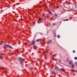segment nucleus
<instances>
[{
	"label": "nucleus",
	"instance_id": "nucleus-18",
	"mask_svg": "<svg viewBox=\"0 0 77 77\" xmlns=\"http://www.w3.org/2000/svg\"><path fill=\"white\" fill-rule=\"evenodd\" d=\"M72 68H74V65H72Z\"/></svg>",
	"mask_w": 77,
	"mask_h": 77
},
{
	"label": "nucleus",
	"instance_id": "nucleus-4",
	"mask_svg": "<svg viewBox=\"0 0 77 77\" xmlns=\"http://www.w3.org/2000/svg\"><path fill=\"white\" fill-rule=\"evenodd\" d=\"M41 20H42V19H41V18H39L38 21V24H39V23H40V22H41Z\"/></svg>",
	"mask_w": 77,
	"mask_h": 77
},
{
	"label": "nucleus",
	"instance_id": "nucleus-2",
	"mask_svg": "<svg viewBox=\"0 0 77 77\" xmlns=\"http://www.w3.org/2000/svg\"><path fill=\"white\" fill-rule=\"evenodd\" d=\"M36 43L35 41L32 40L31 42V44H32V45L34 46V45Z\"/></svg>",
	"mask_w": 77,
	"mask_h": 77
},
{
	"label": "nucleus",
	"instance_id": "nucleus-7",
	"mask_svg": "<svg viewBox=\"0 0 77 77\" xmlns=\"http://www.w3.org/2000/svg\"><path fill=\"white\" fill-rule=\"evenodd\" d=\"M37 48H38V47H37V46L35 45L34 47V50H36V49H37Z\"/></svg>",
	"mask_w": 77,
	"mask_h": 77
},
{
	"label": "nucleus",
	"instance_id": "nucleus-36",
	"mask_svg": "<svg viewBox=\"0 0 77 77\" xmlns=\"http://www.w3.org/2000/svg\"><path fill=\"white\" fill-rule=\"evenodd\" d=\"M30 45H29V46H30Z\"/></svg>",
	"mask_w": 77,
	"mask_h": 77
},
{
	"label": "nucleus",
	"instance_id": "nucleus-19",
	"mask_svg": "<svg viewBox=\"0 0 77 77\" xmlns=\"http://www.w3.org/2000/svg\"><path fill=\"white\" fill-rule=\"evenodd\" d=\"M75 60H77V57H75Z\"/></svg>",
	"mask_w": 77,
	"mask_h": 77
},
{
	"label": "nucleus",
	"instance_id": "nucleus-34",
	"mask_svg": "<svg viewBox=\"0 0 77 77\" xmlns=\"http://www.w3.org/2000/svg\"><path fill=\"white\" fill-rule=\"evenodd\" d=\"M20 44V43H19V44Z\"/></svg>",
	"mask_w": 77,
	"mask_h": 77
},
{
	"label": "nucleus",
	"instance_id": "nucleus-27",
	"mask_svg": "<svg viewBox=\"0 0 77 77\" xmlns=\"http://www.w3.org/2000/svg\"><path fill=\"white\" fill-rule=\"evenodd\" d=\"M66 60L67 61H68V58H67V59H66Z\"/></svg>",
	"mask_w": 77,
	"mask_h": 77
},
{
	"label": "nucleus",
	"instance_id": "nucleus-37",
	"mask_svg": "<svg viewBox=\"0 0 77 77\" xmlns=\"http://www.w3.org/2000/svg\"><path fill=\"white\" fill-rule=\"evenodd\" d=\"M26 53L27 54V53Z\"/></svg>",
	"mask_w": 77,
	"mask_h": 77
},
{
	"label": "nucleus",
	"instance_id": "nucleus-32",
	"mask_svg": "<svg viewBox=\"0 0 77 77\" xmlns=\"http://www.w3.org/2000/svg\"><path fill=\"white\" fill-rule=\"evenodd\" d=\"M43 17H44V15H43Z\"/></svg>",
	"mask_w": 77,
	"mask_h": 77
},
{
	"label": "nucleus",
	"instance_id": "nucleus-1",
	"mask_svg": "<svg viewBox=\"0 0 77 77\" xmlns=\"http://www.w3.org/2000/svg\"><path fill=\"white\" fill-rule=\"evenodd\" d=\"M5 47V48H6V47H8V48H11V49H13V48L11 46H10L9 45H4Z\"/></svg>",
	"mask_w": 77,
	"mask_h": 77
},
{
	"label": "nucleus",
	"instance_id": "nucleus-24",
	"mask_svg": "<svg viewBox=\"0 0 77 77\" xmlns=\"http://www.w3.org/2000/svg\"><path fill=\"white\" fill-rule=\"evenodd\" d=\"M55 16H56V17H57V14H55Z\"/></svg>",
	"mask_w": 77,
	"mask_h": 77
},
{
	"label": "nucleus",
	"instance_id": "nucleus-35",
	"mask_svg": "<svg viewBox=\"0 0 77 77\" xmlns=\"http://www.w3.org/2000/svg\"><path fill=\"white\" fill-rule=\"evenodd\" d=\"M57 8H58V7H57Z\"/></svg>",
	"mask_w": 77,
	"mask_h": 77
},
{
	"label": "nucleus",
	"instance_id": "nucleus-29",
	"mask_svg": "<svg viewBox=\"0 0 77 77\" xmlns=\"http://www.w3.org/2000/svg\"><path fill=\"white\" fill-rule=\"evenodd\" d=\"M56 34H55V37H56Z\"/></svg>",
	"mask_w": 77,
	"mask_h": 77
},
{
	"label": "nucleus",
	"instance_id": "nucleus-17",
	"mask_svg": "<svg viewBox=\"0 0 77 77\" xmlns=\"http://www.w3.org/2000/svg\"><path fill=\"white\" fill-rule=\"evenodd\" d=\"M0 59H2L3 58V57L0 56Z\"/></svg>",
	"mask_w": 77,
	"mask_h": 77
},
{
	"label": "nucleus",
	"instance_id": "nucleus-3",
	"mask_svg": "<svg viewBox=\"0 0 77 77\" xmlns=\"http://www.w3.org/2000/svg\"><path fill=\"white\" fill-rule=\"evenodd\" d=\"M51 42H52V40H51L50 41H49L47 42L48 44H51Z\"/></svg>",
	"mask_w": 77,
	"mask_h": 77
},
{
	"label": "nucleus",
	"instance_id": "nucleus-8",
	"mask_svg": "<svg viewBox=\"0 0 77 77\" xmlns=\"http://www.w3.org/2000/svg\"><path fill=\"white\" fill-rule=\"evenodd\" d=\"M27 43H23V44H24V45H22V47H23V46H24V45H27Z\"/></svg>",
	"mask_w": 77,
	"mask_h": 77
},
{
	"label": "nucleus",
	"instance_id": "nucleus-31",
	"mask_svg": "<svg viewBox=\"0 0 77 77\" xmlns=\"http://www.w3.org/2000/svg\"><path fill=\"white\" fill-rule=\"evenodd\" d=\"M49 13L51 14V13L50 12H49Z\"/></svg>",
	"mask_w": 77,
	"mask_h": 77
},
{
	"label": "nucleus",
	"instance_id": "nucleus-33",
	"mask_svg": "<svg viewBox=\"0 0 77 77\" xmlns=\"http://www.w3.org/2000/svg\"><path fill=\"white\" fill-rule=\"evenodd\" d=\"M45 56H47V55H45Z\"/></svg>",
	"mask_w": 77,
	"mask_h": 77
},
{
	"label": "nucleus",
	"instance_id": "nucleus-25",
	"mask_svg": "<svg viewBox=\"0 0 77 77\" xmlns=\"http://www.w3.org/2000/svg\"><path fill=\"white\" fill-rule=\"evenodd\" d=\"M59 62H60V63H61V60H60L59 61Z\"/></svg>",
	"mask_w": 77,
	"mask_h": 77
},
{
	"label": "nucleus",
	"instance_id": "nucleus-21",
	"mask_svg": "<svg viewBox=\"0 0 77 77\" xmlns=\"http://www.w3.org/2000/svg\"><path fill=\"white\" fill-rule=\"evenodd\" d=\"M15 51H18V49H17Z\"/></svg>",
	"mask_w": 77,
	"mask_h": 77
},
{
	"label": "nucleus",
	"instance_id": "nucleus-13",
	"mask_svg": "<svg viewBox=\"0 0 77 77\" xmlns=\"http://www.w3.org/2000/svg\"><path fill=\"white\" fill-rule=\"evenodd\" d=\"M57 37L58 38H60V35H58L57 36Z\"/></svg>",
	"mask_w": 77,
	"mask_h": 77
},
{
	"label": "nucleus",
	"instance_id": "nucleus-12",
	"mask_svg": "<svg viewBox=\"0 0 77 77\" xmlns=\"http://www.w3.org/2000/svg\"><path fill=\"white\" fill-rule=\"evenodd\" d=\"M55 74V72L53 71L52 73H51V74Z\"/></svg>",
	"mask_w": 77,
	"mask_h": 77
},
{
	"label": "nucleus",
	"instance_id": "nucleus-22",
	"mask_svg": "<svg viewBox=\"0 0 77 77\" xmlns=\"http://www.w3.org/2000/svg\"><path fill=\"white\" fill-rule=\"evenodd\" d=\"M75 64L76 65V66H77V62H75Z\"/></svg>",
	"mask_w": 77,
	"mask_h": 77
},
{
	"label": "nucleus",
	"instance_id": "nucleus-14",
	"mask_svg": "<svg viewBox=\"0 0 77 77\" xmlns=\"http://www.w3.org/2000/svg\"><path fill=\"white\" fill-rule=\"evenodd\" d=\"M57 68H58L57 67L55 66V69L56 70V69H57Z\"/></svg>",
	"mask_w": 77,
	"mask_h": 77
},
{
	"label": "nucleus",
	"instance_id": "nucleus-39",
	"mask_svg": "<svg viewBox=\"0 0 77 77\" xmlns=\"http://www.w3.org/2000/svg\"><path fill=\"white\" fill-rule=\"evenodd\" d=\"M41 62H42V61Z\"/></svg>",
	"mask_w": 77,
	"mask_h": 77
},
{
	"label": "nucleus",
	"instance_id": "nucleus-28",
	"mask_svg": "<svg viewBox=\"0 0 77 77\" xmlns=\"http://www.w3.org/2000/svg\"><path fill=\"white\" fill-rule=\"evenodd\" d=\"M2 45V44L0 43V45Z\"/></svg>",
	"mask_w": 77,
	"mask_h": 77
},
{
	"label": "nucleus",
	"instance_id": "nucleus-16",
	"mask_svg": "<svg viewBox=\"0 0 77 77\" xmlns=\"http://www.w3.org/2000/svg\"><path fill=\"white\" fill-rule=\"evenodd\" d=\"M75 50H74L73 51V53H75Z\"/></svg>",
	"mask_w": 77,
	"mask_h": 77
},
{
	"label": "nucleus",
	"instance_id": "nucleus-10",
	"mask_svg": "<svg viewBox=\"0 0 77 77\" xmlns=\"http://www.w3.org/2000/svg\"><path fill=\"white\" fill-rule=\"evenodd\" d=\"M60 71H64V70H65V69L61 68L60 69Z\"/></svg>",
	"mask_w": 77,
	"mask_h": 77
},
{
	"label": "nucleus",
	"instance_id": "nucleus-30",
	"mask_svg": "<svg viewBox=\"0 0 77 77\" xmlns=\"http://www.w3.org/2000/svg\"><path fill=\"white\" fill-rule=\"evenodd\" d=\"M74 71H75V72H77V71L76 70H75Z\"/></svg>",
	"mask_w": 77,
	"mask_h": 77
},
{
	"label": "nucleus",
	"instance_id": "nucleus-40",
	"mask_svg": "<svg viewBox=\"0 0 77 77\" xmlns=\"http://www.w3.org/2000/svg\"><path fill=\"white\" fill-rule=\"evenodd\" d=\"M35 24V23L34 22V24Z\"/></svg>",
	"mask_w": 77,
	"mask_h": 77
},
{
	"label": "nucleus",
	"instance_id": "nucleus-5",
	"mask_svg": "<svg viewBox=\"0 0 77 77\" xmlns=\"http://www.w3.org/2000/svg\"><path fill=\"white\" fill-rule=\"evenodd\" d=\"M19 60H20V62H21V61H23V60H24V59L23 58H22L20 57V58H19Z\"/></svg>",
	"mask_w": 77,
	"mask_h": 77
},
{
	"label": "nucleus",
	"instance_id": "nucleus-9",
	"mask_svg": "<svg viewBox=\"0 0 77 77\" xmlns=\"http://www.w3.org/2000/svg\"><path fill=\"white\" fill-rule=\"evenodd\" d=\"M20 65H23V62H22V61H20Z\"/></svg>",
	"mask_w": 77,
	"mask_h": 77
},
{
	"label": "nucleus",
	"instance_id": "nucleus-15",
	"mask_svg": "<svg viewBox=\"0 0 77 77\" xmlns=\"http://www.w3.org/2000/svg\"><path fill=\"white\" fill-rule=\"evenodd\" d=\"M30 70H33V68H30Z\"/></svg>",
	"mask_w": 77,
	"mask_h": 77
},
{
	"label": "nucleus",
	"instance_id": "nucleus-20",
	"mask_svg": "<svg viewBox=\"0 0 77 77\" xmlns=\"http://www.w3.org/2000/svg\"><path fill=\"white\" fill-rule=\"evenodd\" d=\"M68 20H69L68 19H66L65 20H64V21H68Z\"/></svg>",
	"mask_w": 77,
	"mask_h": 77
},
{
	"label": "nucleus",
	"instance_id": "nucleus-26",
	"mask_svg": "<svg viewBox=\"0 0 77 77\" xmlns=\"http://www.w3.org/2000/svg\"><path fill=\"white\" fill-rule=\"evenodd\" d=\"M72 71H74L75 70L74 69H72Z\"/></svg>",
	"mask_w": 77,
	"mask_h": 77
},
{
	"label": "nucleus",
	"instance_id": "nucleus-23",
	"mask_svg": "<svg viewBox=\"0 0 77 77\" xmlns=\"http://www.w3.org/2000/svg\"><path fill=\"white\" fill-rule=\"evenodd\" d=\"M56 25V23H54L53 24V26H55Z\"/></svg>",
	"mask_w": 77,
	"mask_h": 77
},
{
	"label": "nucleus",
	"instance_id": "nucleus-38",
	"mask_svg": "<svg viewBox=\"0 0 77 77\" xmlns=\"http://www.w3.org/2000/svg\"><path fill=\"white\" fill-rule=\"evenodd\" d=\"M33 54V53L32 54V55Z\"/></svg>",
	"mask_w": 77,
	"mask_h": 77
},
{
	"label": "nucleus",
	"instance_id": "nucleus-6",
	"mask_svg": "<svg viewBox=\"0 0 77 77\" xmlns=\"http://www.w3.org/2000/svg\"><path fill=\"white\" fill-rule=\"evenodd\" d=\"M42 40V39L41 38H40L38 39H37L36 40V42H39V41H41Z\"/></svg>",
	"mask_w": 77,
	"mask_h": 77
},
{
	"label": "nucleus",
	"instance_id": "nucleus-11",
	"mask_svg": "<svg viewBox=\"0 0 77 77\" xmlns=\"http://www.w3.org/2000/svg\"><path fill=\"white\" fill-rule=\"evenodd\" d=\"M69 64H70V65H71V63H72V62L71 61H69Z\"/></svg>",
	"mask_w": 77,
	"mask_h": 77
}]
</instances>
